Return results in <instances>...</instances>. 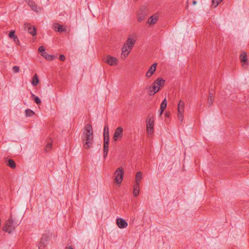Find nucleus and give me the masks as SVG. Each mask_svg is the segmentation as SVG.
I'll list each match as a JSON object with an SVG mask.
<instances>
[{
  "mask_svg": "<svg viewBox=\"0 0 249 249\" xmlns=\"http://www.w3.org/2000/svg\"><path fill=\"white\" fill-rule=\"evenodd\" d=\"M154 121L150 118L146 120V132L148 136L152 135L154 132Z\"/></svg>",
  "mask_w": 249,
  "mask_h": 249,
  "instance_id": "obj_6",
  "label": "nucleus"
},
{
  "mask_svg": "<svg viewBox=\"0 0 249 249\" xmlns=\"http://www.w3.org/2000/svg\"><path fill=\"white\" fill-rule=\"evenodd\" d=\"M66 249H73L71 247H69L67 248Z\"/></svg>",
  "mask_w": 249,
  "mask_h": 249,
  "instance_id": "obj_41",
  "label": "nucleus"
},
{
  "mask_svg": "<svg viewBox=\"0 0 249 249\" xmlns=\"http://www.w3.org/2000/svg\"><path fill=\"white\" fill-rule=\"evenodd\" d=\"M164 110L162 109L161 108H160V115H161L162 113L163 112Z\"/></svg>",
  "mask_w": 249,
  "mask_h": 249,
  "instance_id": "obj_37",
  "label": "nucleus"
},
{
  "mask_svg": "<svg viewBox=\"0 0 249 249\" xmlns=\"http://www.w3.org/2000/svg\"><path fill=\"white\" fill-rule=\"evenodd\" d=\"M35 112L31 109H28L25 110V114L27 117H31L33 116Z\"/></svg>",
  "mask_w": 249,
  "mask_h": 249,
  "instance_id": "obj_21",
  "label": "nucleus"
},
{
  "mask_svg": "<svg viewBox=\"0 0 249 249\" xmlns=\"http://www.w3.org/2000/svg\"><path fill=\"white\" fill-rule=\"evenodd\" d=\"M140 192V185L134 184L133 186V194L134 196H137Z\"/></svg>",
  "mask_w": 249,
  "mask_h": 249,
  "instance_id": "obj_18",
  "label": "nucleus"
},
{
  "mask_svg": "<svg viewBox=\"0 0 249 249\" xmlns=\"http://www.w3.org/2000/svg\"><path fill=\"white\" fill-rule=\"evenodd\" d=\"M136 38L133 36H129L126 42L124 44L122 48L121 54L124 58H126L132 50L136 42Z\"/></svg>",
  "mask_w": 249,
  "mask_h": 249,
  "instance_id": "obj_2",
  "label": "nucleus"
},
{
  "mask_svg": "<svg viewBox=\"0 0 249 249\" xmlns=\"http://www.w3.org/2000/svg\"><path fill=\"white\" fill-rule=\"evenodd\" d=\"M104 136H109V128L107 125H105L104 127Z\"/></svg>",
  "mask_w": 249,
  "mask_h": 249,
  "instance_id": "obj_26",
  "label": "nucleus"
},
{
  "mask_svg": "<svg viewBox=\"0 0 249 249\" xmlns=\"http://www.w3.org/2000/svg\"><path fill=\"white\" fill-rule=\"evenodd\" d=\"M167 101H166V99L165 98L162 102L161 105H160V108L163 110H164L166 107H167Z\"/></svg>",
  "mask_w": 249,
  "mask_h": 249,
  "instance_id": "obj_23",
  "label": "nucleus"
},
{
  "mask_svg": "<svg viewBox=\"0 0 249 249\" xmlns=\"http://www.w3.org/2000/svg\"><path fill=\"white\" fill-rule=\"evenodd\" d=\"M53 28L54 31L60 33L65 32L66 31V29L58 23H54L53 24Z\"/></svg>",
  "mask_w": 249,
  "mask_h": 249,
  "instance_id": "obj_16",
  "label": "nucleus"
},
{
  "mask_svg": "<svg viewBox=\"0 0 249 249\" xmlns=\"http://www.w3.org/2000/svg\"><path fill=\"white\" fill-rule=\"evenodd\" d=\"M13 70L14 71H16V66L13 67Z\"/></svg>",
  "mask_w": 249,
  "mask_h": 249,
  "instance_id": "obj_38",
  "label": "nucleus"
},
{
  "mask_svg": "<svg viewBox=\"0 0 249 249\" xmlns=\"http://www.w3.org/2000/svg\"><path fill=\"white\" fill-rule=\"evenodd\" d=\"M32 97L33 98V99L34 100V101L36 103V104L38 105L40 104L41 100L37 96H36L35 95L32 93Z\"/></svg>",
  "mask_w": 249,
  "mask_h": 249,
  "instance_id": "obj_22",
  "label": "nucleus"
},
{
  "mask_svg": "<svg viewBox=\"0 0 249 249\" xmlns=\"http://www.w3.org/2000/svg\"><path fill=\"white\" fill-rule=\"evenodd\" d=\"M196 3V1H193V5H195Z\"/></svg>",
  "mask_w": 249,
  "mask_h": 249,
  "instance_id": "obj_40",
  "label": "nucleus"
},
{
  "mask_svg": "<svg viewBox=\"0 0 249 249\" xmlns=\"http://www.w3.org/2000/svg\"><path fill=\"white\" fill-rule=\"evenodd\" d=\"M165 81L162 78H158L153 84L152 90H150V94L151 95L155 94L158 92L161 87L163 86Z\"/></svg>",
  "mask_w": 249,
  "mask_h": 249,
  "instance_id": "obj_3",
  "label": "nucleus"
},
{
  "mask_svg": "<svg viewBox=\"0 0 249 249\" xmlns=\"http://www.w3.org/2000/svg\"><path fill=\"white\" fill-rule=\"evenodd\" d=\"M45 58L48 60L51 61L54 58V56L50 54H47V55H45Z\"/></svg>",
  "mask_w": 249,
  "mask_h": 249,
  "instance_id": "obj_27",
  "label": "nucleus"
},
{
  "mask_svg": "<svg viewBox=\"0 0 249 249\" xmlns=\"http://www.w3.org/2000/svg\"><path fill=\"white\" fill-rule=\"evenodd\" d=\"M124 169L120 167L116 169L114 173L115 182L120 185L123 180Z\"/></svg>",
  "mask_w": 249,
  "mask_h": 249,
  "instance_id": "obj_5",
  "label": "nucleus"
},
{
  "mask_svg": "<svg viewBox=\"0 0 249 249\" xmlns=\"http://www.w3.org/2000/svg\"><path fill=\"white\" fill-rule=\"evenodd\" d=\"M143 178V174L142 172H138L135 175L134 184L140 185V183Z\"/></svg>",
  "mask_w": 249,
  "mask_h": 249,
  "instance_id": "obj_15",
  "label": "nucleus"
},
{
  "mask_svg": "<svg viewBox=\"0 0 249 249\" xmlns=\"http://www.w3.org/2000/svg\"><path fill=\"white\" fill-rule=\"evenodd\" d=\"M240 59L243 67L246 68L248 65L247 53L243 52L240 55Z\"/></svg>",
  "mask_w": 249,
  "mask_h": 249,
  "instance_id": "obj_13",
  "label": "nucleus"
},
{
  "mask_svg": "<svg viewBox=\"0 0 249 249\" xmlns=\"http://www.w3.org/2000/svg\"><path fill=\"white\" fill-rule=\"evenodd\" d=\"M116 224L120 229L125 228L128 226V223L125 220L122 218H117Z\"/></svg>",
  "mask_w": 249,
  "mask_h": 249,
  "instance_id": "obj_11",
  "label": "nucleus"
},
{
  "mask_svg": "<svg viewBox=\"0 0 249 249\" xmlns=\"http://www.w3.org/2000/svg\"><path fill=\"white\" fill-rule=\"evenodd\" d=\"M104 61L109 66H114L117 65L118 59L115 57L107 55L105 58Z\"/></svg>",
  "mask_w": 249,
  "mask_h": 249,
  "instance_id": "obj_7",
  "label": "nucleus"
},
{
  "mask_svg": "<svg viewBox=\"0 0 249 249\" xmlns=\"http://www.w3.org/2000/svg\"><path fill=\"white\" fill-rule=\"evenodd\" d=\"M104 143H105L106 144H108L109 140V136H104Z\"/></svg>",
  "mask_w": 249,
  "mask_h": 249,
  "instance_id": "obj_28",
  "label": "nucleus"
},
{
  "mask_svg": "<svg viewBox=\"0 0 249 249\" xmlns=\"http://www.w3.org/2000/svg\"><path fill=\"white\" fill-rule=\"evenodd\" d=\"M213 98H212L211 96H210V97H209V98L208 99V103L210 106L213 104Z\"/></svg>",
  "mask_w": 249,
  "mask_h": 249,
  "instance_id": "obj_30",
  "label": "nucleus"
},
{
  "mask_svg": "<svg viewBox=\"0 0 249 249\" xmlns=\"http://www.w3.org/2000/svg\"><path fill=\"white\" fill-rule=\"evenodd\" d=\"M39 83V79L36 74H35L32 78L31 84L33 86H36Z\"/></svg>",
  "mask_w": 249,
  "mask_h": 249,
  "instance_id": "obj_19",
  "label": "nucleus"
},
{
  "mask_svg": "<svg viewBox=\"0 0 249 249\" xmlns=\"http://www.w3.org/2000/svg\"><path fill=\"white\" fill-rule=\"evenodd\" d=\"M45 48L43 46H40L39 47V48H38V51L39 52L41 53H42L43 52H45Z\"/></svg>",
  "mask_w": 249,
  "mask_h": 249,
  "instance_id": "obj_31",
  "label": "nucleus"
},
{
  "mask_svg": "<svg viewBox=\"0 0 249 249\" xmlns=\"http://www.w3.org/2000/svg\"><path fill=\"white\" fill-rule=\"evenodd\" d=\"M8 36L10 38H13L14 41H16V35H15V31H12L9 33Z\"/></svg>",
  "mask_w": 249,
  "mask_h": 249,
  "instance_id": "obj_25",
  "label": "nucleus"
},
{
  "mask_svg": "<svg viewBox=\"0 0 249 249\" xmlns=\"http://www.w3.org/2000/svg\"><path fill=\"white\" fill-rule=\"evenodd\" d=\"M13 221L12 219H9L6 222L5 226L3 228V230L9 233L12 232L15 230V227L13 225Z\"/></svg>",
  "mask_w": 249,
  "mask_h": 249,
  "instance_id": "obj_8",
  "label": "nucleus"
},
{
  "mask_svg": "<svg viewBox=\"0 0 249 249\" xmlns=\"http://www.w3.org/2000/svg\"><path fill=\"white\" fill-rule=\"evenodd\" d=\"M93 132L92 126L87 124L84 127L82 135V140L85 148L89 149L93 142Z\"/></svg>",
  "mask_w": 249,
  "mask_h": 249,
  "instance_id": "obj_1",
  "label": "nucleus"
},
{
  "mask_svg": "<svg viewBox=\"0 0 249 249\" xmlns=\"http://www.w3.org/2000/svg\"><path fill=\"white\" fill-rule=\"evenodd\" d=\"M28 5L31 7L32 10L36 13H39L41 11V8L38 7L36 4L32 0H27Z\"/></svg>",
  "mask_w": 249,
  "mask_h": 249,
  "instance_id": "obj_12",
  "label": "nucleus"
},
{
  "mask_svg": "<svg viewBox=\"0 0 249 249\" xmlns=\"http://www.w3.org/2000/svg\"><path fill=\"white\" fill-rule=\"evenodd\" d=\"M47 54H47V53L45 52L41 53V55L44 58H45V55H47Z\"/></svg>",
  "mask_w": 249,
  "mask_h": 249,
  "instance_id": "obj_36",
  "label": "nucleus"
},
{
  "mask_svg": "<svg viewBox=\"0 0 249 249\" xmlns=\"http://www.w3.org/2000/svg\"><path fill=\"white\" fill-rule=\"evenodd\" d=\"M143 19V17L142 16L139 17L138 18V20L140 22L142 21Z\"/></svg>",
  "mask_w": 249,
  "mask_h": 249,
  "instance_id": "obj_34",
  "label": "nucleus"
},
{
  "mask_svg": "<svg viewBox=\"0 0 249 249\" xmlns=\"http://www.w3.org/2000/svg\"><path fill=\"white\" fill-rule=\"evenodd\" d=\"M157 64L154 63L149 68L148 71H147L146 73V77L148 78H149L151 77V76L154 73L155 71L156 70Z\"/></svg>",
  "mask_w": 249,
  "mask_h": 249,
  "instance_id": "obj_14",
  "label": "nucleus"
},
{
  "mask_svg": "<svg viewBox=\"0 0 249 249\" xmlns=\"http://www.w3.org/2000/svg\"><path fill=\"white\" fill-rule=\"evenodd\" d=\"M59 58H60V59L61 61H64L65 59V56L64 55H60V57H59Z\"/></svg>",
  "mask_w": 249,
  "mask_h": 249,
  "instance_id": "obj_33",
  "label": "nucleus"
},
{
  "mask_svg": "<svg viewBox=\"0 0 249 249\" xmlns=\"http://www.w3.org/2000/svg\"><path fill=\"white\" fill-rule=\"evenodd\" d=\"M19 71V68L17 67V72H18Z\"/></svg>",
  "mask_w": 249,
  "mask_h": 249,
  "instance_id": "obj_42",
  "label": "nucleus"
},
{
  "mask_svg": "<svg viewBox=\"0 0 249 249\" xmlns=\"http://www.w3.org/2000/svg\"><path fill=\"white\" fill-rule=\"evenodd\" d=\"M210 96H211V97H212V98H213V93H210L209 94V97H210Z\"/></svg>",
  "mask_w": 249,
  "mask_h": 249,
  "instance_id": "obj_39",
  "label": "nucleus"
},
{
  "mask_svg": "<svg viewBox=\"0 0 249 249\" xmlns=\"http://www.w3.org/2000/svg\"><path fill=\"white\" fill-rule=\"evenodd\" d=\"M158 20V16L153 15L151 16L147 20V23L150 25H154Z\"/></svg>",
  "mask_w": 249,
  "mask_h": 249,
  "instance_id": "obj_17",
  "label": "nucleus"
},
{
  "mask_svg": "<svg viewBox=\"0 0 249 249\" xmlns=\"http://www.w3.org/2000/svg\"><path fill=\"white\" fill-rule=\"evenodd\" d=\"M6 165L13 169L16 168V163L15 161L11 159H9L7 160Z\"/></svg>",
  "mask_w": 249,
  "mask_h": 249,
  "instance_id": "obj_20",
  "label": "nucleus"
},
{
  "mask_svg": "<svg viewBox=\"0 0 249 249\" xmlns=\"http://www.w3.org/2000/svg\"><path fill=\"white\" fill-rule=\"evenodd\" d=\"M123 135V128L121 126L118 127L115 130L113 135V140L116 142L122 139Z\"/></svg>",
  "mask_w": 249,
  "mask_h": 249,
  "instance_id": "obj_9",
  "label": "nucleus"
},
{
  "mask_svg": "<svg viewBox=\"0 0 249 249\" xmlns=\"http://www.w3.org/2000/svg\"><path fill=\"white\" fill-rule=\"evenodd\" d=\"M223 0H212V6L214 7H217Z\"/></svg>",
  "mask_w": 249,
  "mask_h": 249,
  "instance_id": "obj_24",
  "label": "nucleus"
},
{
  "mask_svg": "<svg viewBox=\"0 0 249 249\" xmlns=\"http://www.w3.org/2000/svg\"><path fill=\"white\" fill-rule=\"evenodd\" d=\"M24 28L25 30H26L27 32L33 36H35L36 35V28L35 27L32 26L30 24L25 23Z\"/></svg>",
  "mask_w": 249,
  "mask_h": 249,
  "instance_id": "obj_10",
  "label": "nucleus"
},
{
  "mask_svg": "<svg viewBox=\"0 0 249 249\" xmlns=\"http://www.w3.org/2000/svg\"><path fill=\"white\" fill-rule=\"evenodd\" d=\"M108 151H103V156L104 158H106L107 155Z\"/></svg>",
  "mask_w": 249,
  "mask_h": 249,
  "instance_id": "obj_35",
  "label": "nucleus"
},
{
  "mask_svg": "<svg viewBox=\"0 0 249 249\" xmlns=\"http://www.w3.org/2000/svg\"><path fill=\"white\" fill-rule=\"evenodd\" d=\"M52 148V143H48L45 148V151L46 152H48Z\"/></svg>",
  "mask_w": 249,
  "mask_h": 249,
  "instance_id": "obj_29",
  "label": "nucleus"
},
{
  "mask_svg": "<svg viewBox=\"0 0 249 249\" xmlns=\"http://www.w3.org/2000/svg\"><path fill=\"white\" fill-rule=\"evenodd\" d=\"M178 112L177 117L179 121L182 122L184 120V112L185 110V103L179 100L177 107Z\"/></svg>",
  "mask_w": 249,
  "mask_h": 249,
  "instance_id": "obj_4",
  "label": "nucleus"
},
{
  "mask_svg": "<svg viewBox=\"0 0 249 249\" xmlns=\"http://www.w3.org/2000/svg\"><path fill=\"white\" fill-rule=\"evenodd\" d=\"M108 144H105L104 143V150L103 151H108Z\"/></svg>",
  "mask_w": 249,
  "mask_h": 249,
  "instance_id": "obj_32",
  "label": "nucleus"
}]
</instances>
